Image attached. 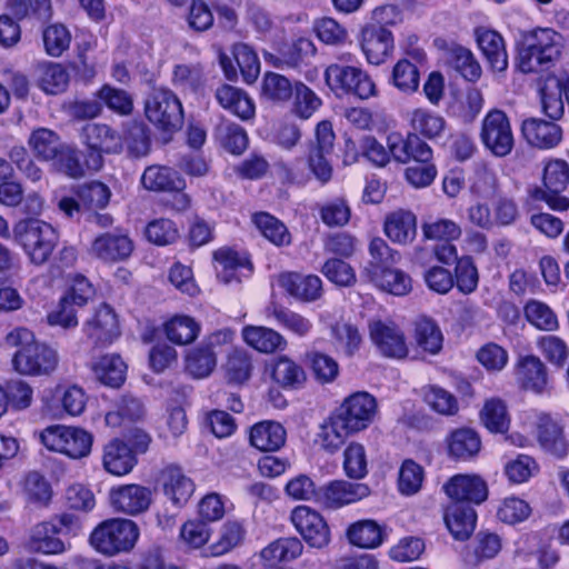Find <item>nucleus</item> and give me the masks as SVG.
Returning <instances> with one entry per match:
<instances>
[{
	"instance_id": "obj_1",
	"label": "nucleus",
	"mask_w": 569,
	"mask_h": 569,
	"mask_svg": "<svg viewBox=\"0 0 569 569\" xmlns=\"http://www.w3.org/2000/svg\"><path fill=\"white\" fill-rule=\"evenodd\" d=\"M9 347L17 348L12 366L23 376H50L59 363V355L51 346L36 340L31 330L20 327L6 337Z\"/></svg>"
},
{
	"instance_id": "obj_2",
	"label": "nucleus",
	"mask_w": 569,
	"mask_h": 569,
	"mask_svg": "<svg viewBox=\"0 0 569 569\" xmlns=\"http://www.w3.org/2000/svg\"><path fill=\"white\" fill-rule=\"evenodd\" d=\"M561 54V36L551 28H536L522 34L517 46L516 66L522 73L550 68Z\"/></svg>"
},
{
	"instance_id": "obj_3",
	"label": "nucleus",
	"mask_w": 569,
	"mask_h": 569,
	"mask_svg": "<svg viewBox=\"0 0 569 569\" xmlns=\"http://www.w3.org/2000/svg\"><path fill=\"white\" fill-rule=\"evenodd\" d=\"M139 538L138 526L129 519L112 518L100 522L90 533V546L104 556L130 551Z\"/></svg>"
},
{
	"instance_id": "obj_4",
	"label": "nucleus",
	"mask_w": 569,
	"mask_h": 569,
	"mask_svg": "<svg viewBox=\"0 0 569 569\" xmlns=\"http://www.w3.org/2000/svg\"><path fill=\"white\" fill-rule=\"evenodd\" d=\"M13 232L16 240L34 264H43L49 259L58 239L49 223L37 219L19 221Z\"/></svg>"
},
{
	"instance_id": "obj_5",
	"label": "nucleus",
	"mask_w": 569,
	"mask_h": 569,
	"mask_svg": "<svg viewBox=\"0 0 569 569\" xmlns=\"http://www.w3.org/2000/svg\"><path fill=\"white\" fill-rule=\"evenodd\" d=\"M325 80L337 97L352 94L361 100H367L377 96L376 83L359 67L331 63L325 70Z\"/></svg>"
},
{
	"instance_id": "obj_6",
	"label": "nucleus",
	"mask_w": 569,
	"mask_h": 569,
	"mask_svg": "<svg viewBox=\"0 0 569 569\" xmlns=\"http://www.w3.org/2000/svg\"><path fill=\"white\" fill-rule=\"evenodd\" d=\"M147 119L158 129L173 132L183 123V109L177 94L167 88H152L144 101Z\"/></svg>"
},
{
	"instance_id": "obj_7",
	"label": "nucleus",
	"mask_w": 569,
	"mask_h": 569,
	"mask_svg": "<svg viewBox=\"0 0 569 569\" xmlns=\"http://www.w3.org/2000/svg\"><path fill=\"white\" fill-rule=\"evenodd\" d=\"M41 443L50 451L72 459L87 457L92 447V435L82 428L50 426L39 435Z\"/></svg>"
},
{
	"instance_id": "obj_8",
	"label": "nucleus",
	"mask_w": 569,
	"mask_h": 569,
	"mask_svg": "<svg viewBox=\"0 0 569 569\" xmlns=\"http://www.w3.org/2000/svg\"><path fill=\"white\" fill-rule=\"evenodd\" d=\"M542 180L545 188H536L532 197L546 201L552 210H568L569 199L561 194L569 183L568 163L560 159L549 161L545 167Z\"/></svg>"
},
{
	"instance_id": "obj_9",
	"label": "nucleus",
	"mask_w": 569,
	"mask_h": 569,
	"mask_svg": "<svg viewBox=\"0 0 569 569\" xmlns=\"http://www.w3.org/2000/svg\"><path fill=\"white\" fill-rule=\"evenodd\" d=\"M480 138L493 156L499 158L508 156L515 146L508 116L498 109L490 110L482 120Z\"/></svg>"
},
{
	"instance_id": "obj_10",
	"label": "nucleus",
	"mask_w": 569,
	"mask_h": 569,
	"mask_svg": "<svg viewBox=\"0 0 569 569\" xmlns=\"http://www.w3.org/2000/svg\"><path fill=\"white\" fill-rule=\"evenodd\" d=\"M378 412L376 398L367 391H357L343 399L335 413L355 433L367 429Z\"/></svg>"
},
{
	"instance_id": "obj_11",
	"label": "nucleus",
	"mask_w": 569,
	"mask_h": 569,
	"mask_svg": "<svg viewBox=\"0 0 569 569\" xmlns=\"http://www.w3.org/2000/svg\"><path fill=\"white\" fill-rule=\"evenodd\" d=\"M291 522L305 541L312 548H323L330 542V529L325 518L308 506L291 511Z\"/></svg>"
},
{
	"instance_id": "obj_12",
	"label": "nucleus",
	"mask_w": 569,
	"mask_h": 569,
	"mask_svg": "<svg viewBox=\"0 0 569 569\" xmlns=\"http://www.w3.org/2000/svg\"><path fill=\"white\" fill-rule=\"evenodd\" d=\"M370 495L367 485L347 480H333L318 488L317 505L326 509H339Z\"/></svg>"
},
{
	"instance_id": "obj_13",
	"label": "nucleus",
	"mask_w": 569,
	"mask_h": 569,
	"mask_svg": "<svg viewBox=\"0 0 569 569\" xmlns=\"http://www.w3.org/2000/svg\"><path fill=\"white\" fill-rule=\"evenodd\" d=\"M359 42L367 61L375 66L383 63L395 49L392 32L375 23L361 28Z\"/></svg>"
},
{
	"instance_id": "obj_14",
	"label": "nucleus",
	"mask_w": 569,
	"mask_h": 569,
	"mask_svg": "<svg viewBox=\"0 0 569 569\" xmlns=\"http://www.w3.org/2000/svg\"><path fill=\"white\" fill-rule=\"evenodd\" d=\"M87 338L96 347H106L120 336L118 317L107 303H101L83 325Z\"/></svg>"
},
{
	"instance_id": "obj_15",
	"label": "nucleus",
	"mask_w": 569,
	"mask_h": 569,
	"mask_svg": "<svg viewBox=\"0 0 569 569\" xmlns=\"http://www.w3.org/2000/svg\"><path fill=\"white\" fill-rule=\"evenodd\" d=\"M443 490L457 503L467 501L479 505L488 498L487 482L476 475H456L443 485Z\"/></svg>"
},
{
	"instance_id": "obj_16",
	"label": "nucleus",
	"mask_w": 569,
	"mask_h": 569,
	"mask_svg": "<svg viewBox=\"0 0 569 569\" xmlns=\"http://www.w3.org/2000/svg\"><path fill=\"white\" fill-rule=\"evenodd\" d=\"M387 144L393 159L401 163H407L411 160L416 163L429 162L432 159L431 148L416 133L403 138L398 132H391L387 137Z\"/></svg>"
},
{
	"instance_id": "obj_17",
	"label": "nucleus",
	"mask_w": 569,
	"mask_h": 569,
	"mask_svg": "<svg viewBox=\"0 0 569 569\" xmlns=\"http://www.w3.org/2000/svg\"><path fill=\"white\" fill-rule=\"evenodd\" d=\"M316 54L313 42L307 38L284 44L278 53L263 52L264 61L279 69H300Z\"/></svg>"
},
{
	"instance_id": "obj_18",
	"label": "nucleus",
	"mask_w": 569,
	"mask_h": 569,
	"mask_svg": "<svg viewBox=\"0 0 569 569\" xmlns=\"http://www.w3.org/2000/svg\"><path fill=\"white\" fill-rule=\"evenodd\" d=\"M370 338L379 352L388 358H405L408 348L403 332L393 323L375 321L370 325Z\"/></svg>"
},
{
	"instance_id": "obj_19",
	"label": "nucleus",
	"mask_w": 569,
	"mask_h": 569,
	"mask_svg": "<svg viewBox=\"0 0 569 569\" xmlns=\"http://www.w3.org/2000/svg\"><path fill=\"white\" fill-rule=\"evenodd\" d=\"M110 502L114 510L136 516L149 508L151 491L140 485L120 486L110 490Z\"/></svg>"
},
{
	"instance_id": "obj_20",
	"label": "nucleus",
	"mask_w": 569,
	"mask_h": 569,
	"mask_svg": "<svg viewBox=\"0 0 569 569\" xmlns=\"http://www.w3.org/2000/svg\"><path fill=\"white\" fill-rule=\"evenodd\" d=\"M521 133L530 146L541 150L552 149L562 140V129L553 120L526 119L521 126Z\"/></svg>"
},
{
	"instance_id": "obj_21",
	"label": "nucleus",
	"mask_w": 569,
	"mask_h": 569,
	"mask_svg": "<svg viewBox=\"0 0 569 569\" xmlns=\"http://www.w3.org/2000/svg\"><path fill=\"white\" fill-rule=\"evenodd\" d=\"M537 439L540 447L557 459H565L569 453V441L565 437L563 428L549 415H539Z\"/></svg>"
},
{
	"instance_id": "obj_22",
	"label": "nucleus",
	"mask_w": 569,
	"mask_h": 569,
	"mask_svg": "<svg viewBox=\"0 0 569 569\" xmlns=\"http://www.w3.org/2000/svg\"><path fill=\"white\" fill-rule=\"evenodd\" d=\"M91 249L99 259L113 262L127 259L133 250V243L128 234L113 231L98 236Z\"/></svg>"
},
{
	"instance_id": "obj_23",
	"label": "nucleus",
	"mask_w": 569,
	"mask_h": 569,
	"mask_svg": "<svg viewBox=\"0 0 569 569\" xmlns=\"http://www.w3.org/2000/svg\"><path fill=\"white\" fill-rule=\"evenodd\" d=\"M160 482L166 497L177 507L186 505L194 491L192 480L176 466L161 471Z\"/></svg>"
},
{
	"instance_id": "obj_24",
	"label": "nucleus",
	"mask_w": 569,
	"mask_h": 569,
	"mask_svg": "<svg viewBox=\"0 0 569 569\" xmlns=\"http://www.w3.org/2000/svg\"><path fill=\"white\" fill-rule=\"evenodd\" d=\"M476 38L479 49L491 69L502 72L508 68V53L502 36L496 30L478 28Z\"/></svg>"
},
{
	"instance_id": "obj_25",
	"label": "nucleus",
	"mask_w": 569,
	"mask_h": 569,
	"mask_svg": "<svg viewBox=\"0 0 569 569\" xmlns=\"http://www.w3.org/2000/svg\"><path fill=\"white\" fill-rule=\"evenodd\" d=\"M217 277L223 283L240 281L238 272L242 269L252 270V264L244 253H239L229 247H222L213 251Z\"/></svg>"
},
{
	"instance_id": "obj_26",
	"label": "nucleus",
	"mask_w": 569,
	"mask_h": 569,
	"mask_svg": "<svg viewBox=\"0 0 569 569\" xmlns=\"http://www.w3.org/2000/svg\"><path fill=\"white\" fill-rule=\"evenodd\" d=\"M214 97L224 110L241 120H250L254 117V102L244 90L231 84H223L216 90Z\"/></svg>"
},
{
	"instance_id": "obj_27",
	"label": "nucleus",
	"mask_w": 569,
	"mask_h": 569,
	"mask_svg": "<svg viewBox=\"0 0 569 569\" xmlns=\"http://www.w3.org/2000/svg\"><path fill=\"white\" fill-rule=\"evenodd\" d=\"M144 189L154 192L183 191L186 181L180 173L169 167L150 166L141 176Z\"/></svg>"
},
{
	"instance_id": "obj_28",
	"label": "nucleus",
	"mask_w": 569,
	"mask_h": 569,
	"mask_svg": "<svg viewBox=\"0 0 569 569\" xmlns=\"http://www.w3.org/2000/svg\"><path fill=\"white\" fill-rule=\"evenodd\" d=\"M279 286L302 301H315L321 296L322 281L318 276L286 272L279 276Z\"/></svg>"
},
{
	"instance_id": "obj_29",
	"label": "nucleus",
	"mask_w": 569,
	"mask_h": 569,
	"mask_svg": "<svg viewBox=\"0 0 569 569\" xmlns=\"http://www.w3.org/2000/svg\"><path fill=\"white\" fill-rule=\"evenodd\" d=\"M284 427L272 420H263L250 428V445L260 451H277L286 443Z\"/></svg>"
},
{
	"instance_id": "obj_30",
	"label": "nucleus",
	"mask_w": 569,
	"mask_h": 569,
	"mask_svg": "<svg viewBox=\"0 0 569 569\" xmlns=\"http://www.w3.org/2000/svg\"><path fill=\"white\" fill-rule=\"evenodd\" d=\"M443 519L455 539L466 540L476 528L477 513L471 506L452 502L447 507Z\"/></svg>"
},
{
	"instance_id": "obj_31",
	"label": "nucleus",
	"mask_w": 569,
	"mask_h": 569,
	"mask_svg": "<svg viewBox=\"0 0 569 569\" xmlns=\"http://www.w3.org/2000/svg\"><path fill=\"white\" fill-rule=\"evenodd\" d=\"M516 377L523 389L536 393H541L548 383L547 368L536 356H526L519 359Z\"/></svg>"
},
{
	"instance_id": "obj_32",
	"label": "nucleus",
	"mask_w": 569,
	"mask_h": 569,
	"mask_svg": "<svg viewBox=\"0 0 569 569\" xmlns=\"http://www.w3.org/2000/svg\"><path fill=\"white\" fill-rule=\"evenodd\" d=\"M88 148L102 150L106 153H119L122 150V138L118 131L104 123H88L81 133Z\"/></svg>"
},
{
	"instance_id": "obj_33",
	"label": "nucleus",
	"mask_w": 569,
	"mask_h": 569,
	"mask_svg": "<svg viewBox=\"0 0 569 569\" xmlns=\"http://www.w3.org/2000/svg\"><path fill=\"white\" fill-rule=\"evenodd\" d=\"M102 462L108 472L114 476H123L133 469L137 459L127 443L114 439L104 446Z\"/></svg>"
},
{
	"instance_id": "obj_34",
	"label": "nucleus",
	"mask_w": 569,
	"mask_h": 569,
	"mask_svg": "<svg viewBox=\"0 0 569 569\" xmlns=\"http://www.w3.org/2000/svg\"><path fill=\"white\" fill-rule=\"evenodd\" d=\"M58 525L44 521L36 525L30 533L28 549L32 552L58 555L66 551L64 542L57 537Z\"/></svg>"
},
{
	"instance_id": "obj_35",
	"label": "nucleus",
	"mask_w": 569,
	"mask_h": 569,
	"mask_svg": "<svg viewBox=\"0 0 569 569\" xmlns=\"http://www.w3.org/2000/svg\"><path fill=\"white\" fill-rule=\"evenodd\" d=\"M242 338L247 345L263 353L283 350L287 347L286 338L278 331L262 326H246Z\"/></svg>"
},
{
	"instance_id": "obj_36",
	"label": "nucleus",
	"mask_w": 569,
	"mask_h": 569,
	"mask_svg": "<svg viewBox=\"0 0 569 569\" xmlns=\"http://www.w3.org/2000/svg\"><path fill=\"white\" fill-rule=\"evenodd\" d=\"M385 233L393 242H411L417 233V219L410 211L398 210L390 213L385 221Z\"/></svg>"
},
{
	"instance_id": "obj_37",
	"label": "nucleus",
	"mask_w": 569,
	"mask_h": 569,
	"mask_svg": "<svg viewBox=\"0 0 569 569\" xmlns=\"http://www.w3.org/2000/svg\"><path fill=\"white\" fill-rule=\"evenodd\" d=\"M355 432L333 412L323 423L320 425L318 441L322 449L333 453L346 442L347 438Z\"/></svg>"
},
{
	"instance_id": "obj_38",
	"label": "nucleus",
	"mask_w": 569,
	"mask_h": 569,
	"mask_svg": "<svg viewBox=\"0 0 569 569\" xmlns=\"http://www.w3.org/2000/svg\"><path fill=\"white\" fill-rule=\"evenodd\" d=\"M38 87L47 94H59L66 91L69 84L67 69L57 62H42L37 68Z\"/></svg>"
},
{
	"instance_id": "obj_39",
	"label": "nucleus",
	"mask_w": 569,
	"mask_h": 569,
	"mask_svg": "<svg viewBox=\"0 0 569 569\" xmlns=\"http://www.w3.org/2000/svg\"><path fill=\"white\" fill-rule=\"evenodd\" d=\"M302 550L303 545L298 538H280L264 547L260 551V557L266 566L272 567L298 558Z\"/></svg>"
},
{
	"instance_id": "obj_40",
	"label": "nucleus",
	"mask_w": 569,
	"mask_h": 569,
	"mask_svg": "<svg viewBox=\"0 0 569 569\" xmlns=\"http://www.w3.org/2000/svg\"><path fill=\"white\" fill-rule=\"evenodd\" d=\"M97 379L112 388H119L126 379L127 365L119 355H104L92 366Z\"/></svg>"
},
{
	"instance_id": "obj_41",
	"label": "nucleus",
	"mask_w": 569,
	"mask_h": 569,
	"mask_svg": "<svg viewBox=\"0 0 569 569\" xmlns=\"http://www.w3.org/2000/svg\"><path fill=\"white\" fill-rule=\"evenodd\" d=\"M266 315L268 318H273L278 326L298 337H306L313 327L308 318L278 303H271L266 309Z\"/></svg>"
},
{
	"instance_id": "obj_42",
	"label": "nucleus",
	"mask_w": 569,
	"mask_h": 569,
	"mask_svg": "<svg viewBox=\"0 0 569 569\" xmlns=\"http://www.w3.org/2000/svg\"><path fill=\"white\" fill-rule=\"evenodd\" d=\"M447 442L449 455L459 460H468L475 457L481 446L478 433L469 428L452 431Z\"/></svg>"
},
{
	"instance_id": "obj_43",
	"label": "nucleus",
	"mask_w": 569,
	"mask_h": 569,
	"mask_svg": "<svg viewBox=\"0 0 569 569\" xmlns=\"http://www.w3.org/2000/svg\"><path fill=\"white\" fill-rule=\"evenodd\" d=\"M28 144L34 156L42 161H53L63 148L59 136L47 128L33 130L28 139Z\"/></svg>"
},
{
	"instance_id": "obj_44",
	"label": "nucleus",
	"mask_w": 569,
	"mask_h": 569,
	"mask_svg": "<svg viewBox=\"0 0 569 569\" xmlns=\"http://www.w3.org/2000/svg\"><path fill=\"white\" fill-rule=\"evenodd\" d=\"M369 253L371 259L362 272L367 279L397 263L400 259V253L392 250L381 238H373L370 241Z\"/></svg>"
},
{
	"instance_id": "obj_45",
	"label": "nucleus",
	"mask_w": 569,
	"mask_h": 569,
	"mask_svg": "<svg viewBox=\"0 0 569 569\" xmlns=\"http://www.w3.org/2000/svg\"><path fill=\"white\" fill-rule=\"evenodd\" d=\"M347 537L350 543L360 548L372 549L383 541L381 527L373 520H359L349 526Z\"/></svg>"
},
{
	"instance_id": "obj_46",
	"label": "nucleus",
	"mask_w": 569,
	"mask_h": 569,
	"mask_svg": "<svg viewBox=\"0 0 569 569\" xmlns=\"http://www.w3.org/2000/svg\"><path fill=\"white\" fill-rule=\"evenodd\" d=\"M252 221L260 233L274 246L282 247L291 243L288 228L278 218L268 212H258L253 214Z\"/></svg>"
},
{
	"instance_id": "obj_47",
	"label": "nucleus",
	"mask_w": 569,
	"mask_h": 569,
	"mask_svg": "<svg viewBox=\"0 0 569 569\" xmlns=\"http://www.w3.org/2000/svg\"><path fill=\"white\" fill-rule=\"evenodd\" d=\"M379 289L395 296H405L411 290V278L399 269L390 267L368 278Z\"/></svg>"
},
{
	"instance_id": "obj_48",
	"label": "nucleus",
	"mask_w": 569,
	"mask_h": 569,
	"mask_svg": "<svg viewBox=\"0 0 569 569\" xmlns=\"http://www.w3.org/2000/svg\"><path fill=\"white\" fill-rule=\"evenodd\" d=\"M425 239L452 242L462 234L461 227L453 220L447 218H429L421 224Z\"/></svg>"
},
{
	"instance_id": "obj_49",
	"label": "nucleus",
	"mask_w": 569,
	"mask_h": 569,
	"mask_svg": "<svg viewBox=\"0 0 569 569\" xmlns=\"http://www.w3.org/2000/svg\"><path fill=\"white\" fill-rule=\"evenodd\" d=\"M217 366V352L203 345L191 349L186 357V370L197 379L207 378Z\"/></svg>"
},
{
	"instance_id": "obj_50",
	"label": "nucleus",
	"mask_w": 569,
	"mask_h": 569,
	"mask_svg": "<svg viewBox=\"0 0 569 569\" xmlns=\"http://www.w3.org/2000/svg\"><path fill=\"white\" fill-rule=\"evenodd\" d=\"M164 332L171 342L188 345L197 339L200 327L188 316H176L164 325Z\"/></svg>"
},
{
	"instance_id": "obj_51",
	"label": "nucleus",
	"mask_w": 569,
	"mask_h": 569,
	"mask_svg": "<svg viewBox=\"0 0 569 569\" xmlns=\"http://www.w3.org/2000/svg\"><path fill=\"white\" fill-rule=\"evenodd\" d=\"M480 418L485 427L491 432L503 433L510 425L507 406L498 398H492L485 402Z\"/></svg>"
},
{
	"instance_id": "obj_52",
	"label": "nucleus",
	"mask_w": 569,
	"mask_h": 569,
	"mask_svg": "<svg viewBox=\"0 0 569 569\" xmlns=\"http://www.w3.org/2000/svg\"><path fill=\"white\" fill-rule=\"evenodd\" d=\"M448 63L468 81H476L481 74V68L470 50L453 46L448 53Z\"/></svg>"
},
{
	"instance_id": "obj_53",
	"label": "nucleus",
	"mask_w": 569,
	"mask_h": 569,
	"mask_svg": "<svg viewBox=\"0 0 569 569\" xmlns=\"http://www.w3.org/2000/svg\"><path fill=\"white\" fill-rule=\"evenodd\" d=\"M390 82L403 93L417 91L420 83V73L417 66L408 59H400L392 68Z\"/></svg>"
},
{
	"instance_id": "obj_54",
	"label": "nucleus",
	"mask_w": 569,
	"mask_h": 569,
	"mask_svg": "<svg viewBox=\"0 0 569 569\" xmlns=\"http://www.w3.org/2000/svg\"><path fill=\"white\" fill-rule=\"evenodd\" d=\"M415 337L418 346L425 351L436 355L442 348L443 337L437 323L429 318H420L416 322Z\"/></svg>"
},
{
	"instance_id": "obj_55",
	"label": "nucleus",
	"mask_w": 569,
	"mask_h": 569,
	"mask_svg": "<svg viewBox=\"0 0 569 569\" xmlns=\"http://www.w3.org/2000/svg\"><path fill=\"white\" fill-rule=\"evenodd\" d=\"M261 93L264 99L281 103L292 97L293 87L287 77L276 72H267L262 80Z\"/></svg>"
},
{
	"instance_id": "obj_56",
	"label": "nucleus",
	"mask_w": 569,
	"mask_h": 569,
	"mask_svg": "<svg viewBox=\"0 0 569 569\" xmlns=\"http://www.w3.org/2000/svg\"><path fill=\"white\" fill-rule=\"evenodd\" d=\"M529 323L539 330L553 331L559 327L558 318L552 309L539 300H529L523 308Z\"/></svg>"
},
{
	"instance_id": "obj_57",
	"label": "nucleus",
	"mask_w": 569,
	"mask_h": 569,
	"mask_svg": "<svg viewBox=\"0 0 569 569\" xmlns=\"http://www.w3.org/2000/svg\"><path fill=\"white\" fill-rule=\"evenodd\" d=\"M272 377L284 388H299L306 380L303 369L287 357H280L273 367Z\"/></svg>"
},
{
	"instance_id": "obj_58",
	"label": "nucleus",
	"mask_w": 569,
	"mask_h": 569,
	"mask_svg": "<svg viewBox=\"0 0 569 569\" xmlns=\"http://www.w3.org/2000/svg\"><path fill=\"white\" fill-rule=\"evenodd\" d=\"M243 81L253 83L260 73V61L254 50L246 43H237L232 50Z\"/></svg>"
},
{
	"instance_id": "obj_59",
	"label": "nucleus",
	"mask_w": 569,
	"mask_h": 569,
	"mask_svg": "<svg viewBox=\"0 0 569 569\" xmlns=\"http://www.w3.org/2000/svg\"><path fill=\"white\" fill-rule=\"evenodd\" d=\"M423 400L433 411L443 416H453L459 410L456 397L438 386L426 387Z\"/></svg>"
},
{
	"instance_id": "obj_60",
	"label": "nucleus",
	"mask_w": 569,
	"mask_h": 569,
	"mask_svg": "<svg viewBox=\"0 0 569 569\" xmlns=\"http://www.w3.org/2000/svg\"><path fill=\"white\" fill-rule=\"evenodd\" d=\"M97 97L101 101V104L103 103L107 108L118 114L128 116L133 110V100L123 89L104 84L97 92Z\"/></svg>"
},
{
	"instance_id": "obj_61",
	"label": "nucleus",
	"mask_w": 569,
	"mask_h": 569,
	"mask_svg": "<svg viewBox=\"0 0 569 569\" xmlns=\"http://www.w3.org/2000/svg\"><path fill=\"white\" fill-rule=\"evenodd\" d=\"M244 529L237 521H227L220 529L219 539L210 546L212 556H222L239 545L244 539Z\"/></svg>"
},
{
	"instance_id": "obj_62",
	"label": "nucleus",
	"mask_w": 569,
	"mask_h": 569,
	"mask_svg": "<svg viewBox=\"0 0 569 569\" xmlns=\"http://www.w3.org/2000/svg\"><path fill=\"white\" fill-rule=\"evenodd\" d=\"M9 8L20 19L30 17L42 23L52 16L50 0H10Z\"/></svg>"
},
{
	"instance_id": "obj_63",
	"label": "nucleus",
	"mask_w": 569,
	"mask_h": 569,
	"mask_svg": "<svg viewBox=\"0 0 569 569\" xmlns=\"http://www.w3.org/2000/svg\"><path fill=\"white\" fill-rule=\"evenodd\" d=\"M224 369L229 382L243 383L252 372L251 357L246 350L236 349L228 356Z\"/></svg>"
},
{
	"instance_id": "obj_64",
	"label": "nucleus",
	"mask_w": 569,
	"mask_h": 569,
	"mask_svg": "<svg viewBox=\"0 0 569 569\" xmlns=\"http://www.w3.org/2000/svg\"><path fill=\"white\" fill-rule=\"evenodd\" d=\"M455 286L463 295L476 291L479 283L478 269L469 256L461 257L455 267Z\"/></svg>"
}]
</instances>
